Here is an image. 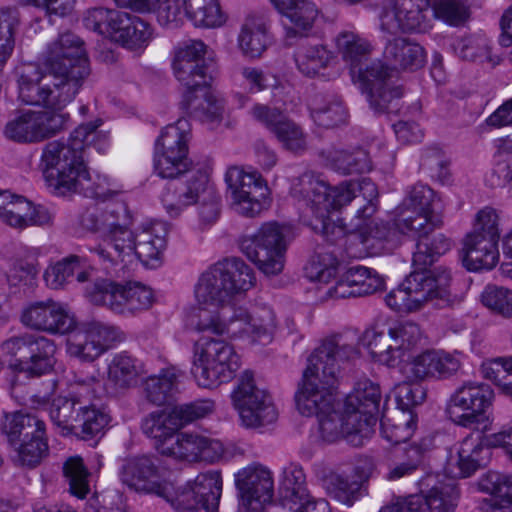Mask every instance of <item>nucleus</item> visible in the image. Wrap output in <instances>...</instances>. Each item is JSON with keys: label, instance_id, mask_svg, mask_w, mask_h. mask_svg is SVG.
<instances>
[{"label": "nucleus", "instance_id": "obj_43", "mask_svg": "<svg viewBox=\"0 0 512 512\" xmlns=\"http://www.w3.org/2000/svg\"><path fill=\"white\" fill-rule=\"evenodd\" d=\"M325 164L343 175L362 174L372 168L368 153L360 148L353 150L329 149L321 153Z\"/></svg>", "mask_w": 512, "mask_h": 512}, {"label": "nucleus", "instance_id": "obj_1", "mask_svg": "<svg viewBox=\"0 0 512 512\" xmlns=\"http://www.w3.org/2000/svg\"><path fill=\"white\" fill-rule=\"evenodd\" d=\"M49 72L25 64L18 79V97L27 105L47 110L22 109L6 122L3 134L20 144L37 143L61 131L69 119L64 108L74 101L90 74L83 41L66 32L51 41L42 53Z\"/></svg>", "mask_w": 512, "mask_h": 512}, {"label": "nucleus", "instance_id": "obj_55", "mask_svg": "<svg viewBox=\"0 0 512 512\" xmlns=\"http://www.w3.org/2000/svg\"><path fill=\"white\" fill-rule=\"evenodd\" d=\"M234 85L246 89L250 93H258L274 87L277 78L260 68L241 66L235 69L231 75Z\"/></svg>", "mask_w": 512, "mask_h": 512}, {"label": "nucleus", "instance_id": "obj_18", "mask_svg": "<svg viewBox=\"0 0 512 512\" xmlns=\"http://www.w3.org/2000/svg\"><path fill=\"white\" fill-rule=\"evenodd\" d=\"M494 400V390L488 384L466 380L450 395L446 404V413L454 424L475 429L489 420L488 412Z\"/></svg>", "mask_w": 512, "mask_h": 512}, {"label": "nucleus", "instance_id": "obj_16", "mask_svg": "<svg viewBox=\"0 0 512 512\" xmlns=\"http://www.w3.org/2000/svg\"><path fill=\"white\" fill-rule=\"evenodd\" d=\"M230 397L240 425L246 429L262 430L278 419L279 412L273 397L257 385L254 373L250 370L240 374Z\"/></svg>", "mask_w": 512, "mask_h": 512}, {"label": "nucleus", "instance_id": "obj_6", "mask_svg": "<svg viewBox=\"0 0 512 512\" xmlns=\"http://www.w3.org/2000/svg\"><path fill=\"white\" fill-rule=\"evenodd\" d=\"M383 61L375 60L358 72V83L371 109L389 110L390 104L403 96L395 78L400 71L414 72L427 62V52L418 42L403 36L388 39L383 46Z\"/></svg>", "mask_w": 512, "mask_h": 512}, {"label": "nucleus", "instance_id": "obj_7", "mask_svg": "<svg viewBox=\"0 0 512 512\" xmlns=\"http://www.w3.org/2000/svg\"><path fill=\"white\" fill-rule=\"evenodd\" d=\"M438 201L434 191L426 185L413 186L395 218L371 223L361 232V244L370 256L390 253L407 235H423L440 226L441 219L434 213Z\"/></svg>", "mask_w": 512, "mask_h": 512}, {"label": "nucleus", "instance_id": "obj_23", "mask_svg": "<svg viewBox=\"0 0 512 512\" xmlns=\"http://www.w3.org/2000/svg\"><path fill=\"white\" fill-rule=\"evenodd\" d=\"M120 328L101 321L77 324L67 338V353L83 361H93L114 344L123 341Z\"/></svg>", "mask_w": 512, "mask_h": 512}, {"label": "nucleus", "instance_id": "obj_44", "mask_svg": "<svg viewBox=\"0 0 512 512\" xmlns=\"http://www.w3.org/2000/svg\"><path fill=\"white\" fill-rule=\"evenodd\" d=\"M334 45L337 53L352 69L370 56L374 50L371 41L354 29L340 31L334 38Z\"/></svg>", "mask_w": 512, "mask_h": 512}, {"label": "nucleus", "instance_id": "obj_60", "mask_svg": "<svg viewBox=\"0 0 512 512\" xmlns=\"http://www.w3.org/2000/svg\"><path fill=\"white\" fill-rule=\"evenodd\" d=\"M394 395L399 408L398 412L409 413L412 412V407L424 401L426 392L418 381H408L405 379V381L395 386Z\"/></svg>", "mask_w": 512, "mask_h": 512}, {"label": "nucleus", "instance_id": "obj_36", "mask_svg": "<svg viewBox=\"0 0 512 512\" xmlns=\"http://www.w3.org/2000/svg\"><path fill=\"white\" fill-rule=\"evenodd\" d=\"M268 21L259 15L245 18L237 36V46L241 54L249 59H259L271 43Z\"/></svg>", "mask_w": 512, "mask_h": 512}, {"label": "nucleus", "instance_id": "obj_57", "mask_svg": "<svg viewBox=\"0 0 512 512\" xmlns=\"http://www.w3.org/2000/svg\"><path fill=\"white\" fill-rule=\"evenodd\" d=\"M454 53L462 60L483 62L489 59L490 47L488 39L481 35H469L454 40Z\"/></svg>", "mask_w": 512, "mask_h": 512}, {"label": "nucleus", "instance_id": "obj_48", "mask_svg": "<svg viewBox=\"0 0 512 512\" xmlns=\"http://www.w3.org/2000/svg\"><path fill=\"white\" fill-rule=\"evenodd\" d=\"M431 232L423 235H407V239L416 240V249L413 253L414 264L426 266L431 264L436 256L442 255L450 250L451 242L443 234L430 236Z\"/></svg>", "mask_w": 512, "mask_h": 512}, {"label": "nucleus", "instance_id": "obj_62", "mask_svg": "<svg viewBox=\"0 0 512 512\" xmlns=\"http://www.w3.org/2000/svg\"><path fill=\"white\" fill-rule=\"evenodd\" d=\"M483 304L502 315L503 317H512V290L489 285L482 293Z\"/></svg>", "mask_w": 512, "mask_h": 512}, {"label": "nucleus", "instance_id": "obj_28", "mask_svg": "<svg viewBox=\"0 0 512 512\" xmlns=\"http://www.w3.org/2000/svg\"><path fill=\"white\" fill-rule=\"evenodd\" d=\"M235 485L239 491V511L260 512L273 497L272 472L265 466L254 463L235 473Z\"/></svg>", "mask_w": 512, "mask_h": 512}, {"label": "nucleus", "instance_id": "obj_4", "mask_svg": "<svg viewBox=\"0 0 512 512\" xmlns=\"http://www.w3.org/2000/svg\"><path fill=\"white\" fill-rule=\"evenodd\" d=\"M131 224L132 215L124 202L88 208L80 216V225L98 233L103 241L88 247L100 261L113 263L127 257L128 261L137 258L151 268L159 266L166 248L167 225L148 221L132 231Z\"/></svg>", "mask_w": 512, "mask_h": 512}, {"label": "nucleus", "instance_id": "obj_3", "mask_svg": "<svg viewBox=\"0 0 512 512\" xmlns=\"http://www.w3.org/2000/svg\"><path fill=\"white\" fill-rule=\"evenodd\" d=\"M357 348L341 336L325 339L308 357L302 383L295 400L298 411L307 417L315 415L321 438L333 443L345 439L353 446H362L369 435L360 432L357 414L336 409L335 385L341 366L356 359Z\"/></svg>", "mask_w": 512, "mask_h": 512}, {"label": "nucleus", "instance_id": "obj_11", "mask_svg": "<svg viewBox=\"0 0 512 512\" xmlns=\"http://www.w3.org/2000/svg\"><path fill=\"white\" fill-rule=\"evenodd\" d=\"M450 282L451 272L445 267L415 271L385 296V303L398 313L416 312L434 299L448 301Z\"/></svg>", "mask_w": 512, "mask_h": 512}, {"label": "nucleus", "instance_id": "obj_64", "mask_svg": "<svg viewBox=\"0 0 512 512\" xmlns=\"http://www.w3.org/2000/svg\"><path fill=\"white\" fill-rule=\"evenodd\" d=\"M499 215L491 207H485L475 215L473 230L470 235L498 240L500 238Z\"/></svg>", "mask_w": 512, "mask_h": 512}, {"label": "nucleus", "instance_id": "obj_2", "mask_svg": "<svg viewBox=\"0 0 512 512\" xmlns=\"http://www.w3.org/2000/svg\"><path fill=\"white\" fill-rule=\"evenodd\" d=\"M255 281L253 269L241 259H225L211 266L195 284L198 312L189 317L188 327L197 333L208 332L232 340L270 343L277 329L273 309L234 303L235 297L251 289Z\"/></svg>", "mask_w": 512, "mask_h": 512}, {"label": "nucleus", "instance_id": "obj_37", "mask_svg": "<svg viewBox=\"0 0 512 512\" xmlns=\"http://www.w3.org/2000/svg\"><path fill=\"white\" fill-rule=\"evenodd\" d=\"M181 427L174 407L153 411L141 422L142 432L154 441V446L160 454L162 448L169 446L173 441Z\"/></svg>", "mask_w": 512, "mask_h": 512}, {"label": "nucleus", "instance_id": "obj_14", "mask_svg": "<svg viewBox=\"0 0 512 512\" xmlns=\"http://www.w3.org/2000/svg\"><path fill=\"white\" fill-rule=\"evenodd\" d=\"M191 124L185 118L167 125L157 138L154 149V170L161 178L174 179L207 164L194 165L189 158Z\"/></svg>", "mask_w": 512, "mask_h": 512}, {"label": "nucleus", "instance_id": "obj_24", "mask_svg": "<svg viewBox=\"0 0 512 512\" xmlns=\"http://www.w3.org/2000/svg\"><path fill=\"white\" fill-rule=\"evenodd\" d=\"M10 437L24 435L15 449L14 461L23 467L34 468L48 455L45 423L37 415L17 411L9 420Z\"/></svg>", "mask_w": 512, "mask_h": 512}, {"label": "nucleus", "instance_id": "obj_53", "mask_svg": "<svg viewBox=\"0 0 512 512\" xmlns=\"http://www.w3.org/2000/svg\"><path fill=\"white\" fill-rule=\"evenodd\" d=\"M20 24L19 11L14 7L0 9V69H4L15 48V33Z\"/></svg>", "mask_w": 512, "mask_h": 512}, {"label": "nucleus", "instance_id": "obj_34", "mask_svg": "<svg viewBox=\"0 0 512 512\" xmlns=\"http://www.w3.org/2000/svg\"><path fill=\"white\" fill-rule=\"evenodd\" d=\"M94 379H82L76 382L73 398L58 396L49 405V415L53 424L63 435L76 433L78 423V407L81 405L80 397H87L92 393Z\"/></svg>", "mask_w": 512, "mask_h": 512}, {"label": "nucleus", "instance_id": "obj_40", "mask_svg": "<svg viewBox=\"0 0 512 512\" xmlns=\"http://www.w3.org/2000/svg\"><path fill=\"white\" fill-rule=\"evenodd\" d=\"M498 240L468 234L464 241L463 264L469 271L491 270L499 261Z\"/></svg>", "mask_w": 512, "mask_h": 512}, {"label": "nucleus", "instance_id": "obj_33", "mask_svg": "<svg viewBox=\"0 0 512 512\" xmlns=\"http://www.w3.org/2000/svg\"><path fill=\"white\" fill-rule=\"evenodd\" d=\"M383 284V279L376 271L364 266H353L341 273L338 280L329 287L327 295L335 300L364 296L380 290Z\"/></svg>", "mask_w": 512, "mask_h": 512}, {"label": "nucleus", "instance_id": "obj_30", "mask_svg": "<svg viewBox=\"0 0 512 512\" xmlns=\"http://www.w3.org/2000/svg\"><path fill=\"white\" fill-rule=\"evenodd\" d=\"M461 367L459 353L443 350H426L400 366V373L408 381L446 378Z\"/></svg>", "mask_w": 512, "mask_h": 512}, {"label": "nucleus", "instance_id": "obj_50", "mask_svg": "<svg viewBox=\"0 0 512 512\" xmlns=\"http://www.w3.org/2000/svg\"><path fill=\"white\" fill-rule=\"evenodd\" d=\"M479 489L493 496L495 506L512 510L511 475L488 471L479 479Z\"/></svg>", "mask_w": 512, "mask_h": 512}, {"label": "nucleus", "instance_id": "obj_22", "mask_svg": "<svg viewBox=\"0 0 512 512\" xmlns=\"http://www.w3.org/2000/svg\"><path fill=\"white\" fill-rule=\"evenodd\" d=\"M119 478L129 489L138 493L155 494L166 501L175 494L171 474L146 455L124 459L119 468Z\"/></svg>", "mask_w": 512, "mask_h": 512}, {"label": "nucleus", "instance_id": "obj_56", "mask_svg": "<svg viewBox=\"0 0 512 512\" xmlns=\"http://www.w3.org/2000/svg\"><path fill=\"white\" fill-rule=\"evenodd\" d=\"M496 147L490 183L504 186L512 181V138L499 139Z\"/></svg>", "mask_w": 512, "mask_h": 512}, {"label": "nucleus", "instance_id": "obj_27", "mask_svg": "<svg viewBox=\"0 0 512 512\" xmlns=\"http://www.w3.org/2000/svg\"><path fill=\"white\" fill-rule=\"evenodd\" d=\"M20 321L31 330L50 335L70 334L75 328V316L68 305L53 299L29 302L22 309Z\"/></svg>", "mask_w": 512, "mask_h": 512}, {"label": "nucleus", "instance_id": "obj_17", "mask_svg": "<svg viewBox=\"0 0 512 512\" xmlns=\"http://www.w3.org/2000/svg\"><path fill=\"white\" fill-rule=\"evenodd\" d=\"M101 120L78 126L66 142L53 141L48 143L42 152L44 166L74 165L81 169L85 164L86 149L93 146L100 154H105L110 147L109 134L99 130Z\"/></svg>", "mask_w": 512, "mask_h": 512}, {"label": "nucleus", "instance_id": "obj_59", "mask_svg": "<svg viewBox=\"0 0 512 512\" xmlns=\"http://www.w3.org/2000/svg\"><path fill=\"white\" fill-rule=\"evenodd\" d=\"M64 474L69 481L70 492L79 499L89 492V473L79 456L70 457L64 464Z\"/></svg>", "mask_w": 512, "mask_h": 512}, {"label": "nucleus", "instance_id": "obj_26", "mask_svg": "<svg viewBox=\"0 0 512 512\" xmlns=\"http://www.w3.org/2000/svg\"><path fill=\"white\" fill-rule=\"evenodd\" d=\"M187 17L197 27L217 28L226 22L218 0H167L158 10V23L177 26Z\"/></svg>", "mask_w": 512, "mask_h": 512}, {"label": "nucleus", "instance_id": "obj_38", "mask_svg": "<svg viewBox=\"0 0 512 512\" xmlns=\"http://www.w3.org/2000/svg\"><path fill=\"white\" fill-rule=\"evenodd\" d=\"M305 276L317 285V297L321 301L335 300L328 297L329 287L341 276L340 262L330 253H318L313 255L304 268Z\"/></svg>", "mask_w": 512, "mask_h": 512}, {"label": "nucleus", "instance_id": "obj_52", "mask_svg": "<svg viewBox=\"0 0 512 512\" xmlns=\"http://www.w3.org/2000/svg\"><path fill=\"white\" fill-rule=\"evenodd\" d=\"M307 496L309 492L305 486L303 469L298 465H289L283 471V480L280 485L282 504L293 509L292 503L303 501Z\"/></svg>", "mask_w": 512, "mask_h": 512}, {"label": "nucleus", "instance_id": "obj_15", "mask_svg": "<svg viewBox=\"0 0 512 512\" xmlns=\"http://www.w3.org/2000/svg\"><path fill=\"white\" fill-rule=\"evenodd\" d=\"M423 338L420 326L409 320L394 321L387 332L375 327L366 329L359 337L373 359L388 367L396 366L405 353L417 347Z\"/></svg>", "mask_w": 512, "mask_h": 512}, {"label": "nucleus", "instance_id": "obj_19", "mask_svg": "<svg viewBox=\"0 0 512 512\" xmlns=\"http://www.w3.org/2000/svg\"><path fill=\"white\" fill-rule=\"evenodd\" d=\"M85 296L95 305H102L111 311L131 315L149 309L154 302L151 288L138 283L128 282L124 285L99 279L85 288Z\"/></svg>", "mask_w": 512, "mask_h": 512}, {"label": "nucleus", "instance_id": "obj_12", "mask_svg": "<svg viewBox=\"0 0 512 512\" xmlns=\"http://www.w3.org/2000/svg\"><path fill=\"white\" fill-rule=\"evenodd\" d=\"M241 366L233 345L223 339L201 337L193 344L192 374L203 388L229 382Z\"/></svg>", "mask_w": 512, "mask_h": 512}, {"label": "nucleus", "instance_id": "obj_39", "mask_svg": "<svg viewBox=\"0 0 512 512\" xmlns=\"http://www.w3.org/2000/svg\"><path fill=\"white\" fill-rule=\"evenodd\" d=\"M30 346L28 359H17L10 367L14 371L25 373L27 376H40L50 372L56 363V345L53 340L43 336H35Z\"/></svg>", "mask_w": 512, "mask_h": 512}, {"label": "nucleus", "instance_id": "obj_49", "mask_svg": "<svg viewBox=\"0 0 512 512\" xmlns=\"http://www.w3.org/2000/svg\"><path fill=\"white\" fill-rule=\"evenodd\" d=\"M111 422V416L104 408L95 405H79L76 433H81L83 439H91L103 435Z\"/></svg>", "mask_w": 512, "mask_h": 512}, {"label": "nucleus", "instance_id": "obj_61", "mask_svg": "<svg viewBox=\"0 0 512 512\" xmlns=\"http://www.w3.org/2000/svg\"><path fill=\"white\" fill-rule=\"evenodd\" d=\"M274 136L284 149L291 152L301 153L307 148L306 134L289 118L276 130Z\"/></svg>", "mask_w": 512, "mask_h": 512}, {"label": "nucleus", "instance_id": "obj_35", "mask_svg": "<svg viewBox=\"0 0 512 512\" xmlns=\"http://www.w3.org/2000/svg\"><path fill=\"white\" fill-rule=\"evenodd\" d=\"M484 454L487 450L478 439L466 437L449 452L445 472L452 480L469 477L484 463Z\"/></svg>", "mask_w": 512, "mask_h": 512}, {"label": "nucleus", "instance_id": "obj_13", "mask_svg": "<svg viewBox=\"0 0 512 512\" xmlns=\"http://www.w3.org/2000/svg\"><path fill=\"white\" fill-rule=\"evenodd\" d=\"M224 180L230 206L237 214L254 218L269 209L272 191L266 178L253 166H230Z\"/></svg>", "mask_w": 512, "mask_h": 512}, {"label": "nucleus", "instance_id": "obj_51", "mask_svg": "<svg viewBox=\"0 0 512 512\" xmlns=\"http://www.w3.org/2000/svg\"><path fill=\"white\" fill-rule=\"evenodd\" d=\"M281 14L289 22L288 34H304L312 29L319 15V9L310 0H296Z\"/></svg>", "mask_w": 512, "mask_h": 512}, {"label": "nucleus", "instance_id": "obj_32", "mask_svg": "<svg viewBox=\"0 0 512 512\" xmlns=\"http://www.w3.org/2000/svg\"><path fill=\"white\" fill-rule=\"evenodd\" d=\"M381 400L378 384L369 379L359 380L353 391L346 397L344 406L350 413L359 416L357 423L363 435H373Z\"/></svg>", "mask_w": 512, "mask_h": 512}, {"label": "nucleus", "instance_id": "obj_5", "mask_svg": "<svg viewBox=\"0 0 512 512\" xmlns=\"http://www.w3.org/2000/svg\"><path fill=\"white\" fill-rule=\"evenodd\" d=\"M300 184L303 188L293 186L292 194L306 205L304 222L330 241L346 234L342 225H337L330 220L331 210H340L359 196L366 201V204L356 213V218L362 220L363 224H357L358 234L350 237H357L361 241L362 230L371 223H379V221H369L377 210L375 201L378 197L377 187L370 179L345 180L338 185L330 186L324 181L304 176L300 179Z\"/></svg>", "mask_w": 512, "mask_h": 512}, {"label": "nucleus", "instance_id": "obj_29", "mask_svg": "<svg viewBox=\"0 0 512 512\" xmlns=\"http://www.w3.org/2000/svg\"><path fill=\"white\" fill-rule=\"evenodd\" d=\"M420 492L404 499L408 512H453L459 497L454 480H439L438 475L428 474L419 481Z\"/></svg>", "mask_w": 512, "mask_h": 512}, {"label": "nucleus", "instance_id": "obj_63", "mask_svg": "<svg viewBox=\"0 0 512 512\" xmlns=\"http://www.w3.org/2000/svg\"><path fill=\"white\" fill-rule=\"evenodd\" d=\"M121 46L131 51L144 50L153 38V28L141 18L134 16Z\"/></svg>", "mask_w": 512, "mask_h": 512}, {"label": "nucleus", "instance_id": "obj_8", "mask_svg": "<svg viewBox=\"0 0 512 512\" xmlns=\"http://www.w3.org/2000/svg\"><path fill=\"white\" fill-rule=\"evenodd\" d=\"M208 46L201 40L190 39L174 49L173 73L184 86L181 108L191 116L212 127L222 120L224 104L211 89L207 59H212Z\"/></svg>", "mask_w": 512, "mask_h": 512}, {"label": "nucleus", "instance_id": "obj_10", "mask_svg": "<svg viewBox=\"0 0 512 512\" xmlns=\"http://www.w3.org/2000/svg\"><path fill=\"white\" fill-rule=\"evenodd\" d=\"M210 174V166H202L184 182L167 185L161 195L167 214L176 218L188 207L198 205L200 220L204 224L214 223L220 214V195Z\"/></svg>", "mask_w": 512, "mask_h": 512}, {"label": "nucleus", "instance_id": "obj_42", "mask_svg": "<svg viewBox=\"0 0 512 512\" xmlns=\"http://www.w3.org/2000/svg\"><path fill=\"white\" fill-rule=\"evenodd\" d=\"M74 275L78 282L84 283L90 280L91 270L84 258L70 255L49 266L44 273V279L48 287L56 290L68 283Z\"/></svg>", "mask_w": 512, "mask_h": 512}, {"label": "nucleus", "instance_id": "obj_31", "mask_svg": "<svg viewBox=\"0 0 512 512\" xmlns=\"http://www.w3.org/2000/svg\"><path fill=\"white\" fill-rule=\"evenodd\" d=\"M162 449V455L189 462H214L224 452L219 440L198 433L178 432L169 446H164Z\"/></svg>", "mask_w": 512, "mask_h": 512}, {"label": "nucleus", "instance_id": "obj_58", "mask_svg": "<svg viewBox=\"0 0 512 512\" xmlns=\"http://www.w3.org/2000/svg\"><path fill=\"white\" fill-rule=\"evenodd\" d=\"M325 485L332 497L349 507L359 498V481L349 480L341 474L331 473L326 478Z\"/></svg>", "mask_w": 512, "mask_h": 512}, {"label": "nucleus", "instance_id": "obj_45", "mask_svg": "<svg viewBox=\"0 0 512 512\" xmlns=\"http://www.w3.org/2000/svg\"><path fill=\"white\" fill-rule=\"evenodd\" d=\"M142 373L141 363L127 353L116 354L108 364V382L116 388H128L137 383Z\"/></svg>", "mask_w": 512, "mask_h": 512}, {"label": "nucleus", "instance_id": "obj_20", "mask_svg": "<svg viewBox=\"0 0 512 512\" xmlns=\"http://www.w3.org/2000/svg\"><path fill=\"white\" fill-rule=\"evenodd\" d=\"M290 226L276 222L264 223L241 243V250L266 275L279 274L284 267Z\"/></svg>", "mask_w": 512, "mask_h": 512}, {"label": "nucleus", "instance_id": "obj_9", "mask_svg": "<svg viewBox=\"0 0 512 512\" xmlns=\"http://www.w3.org/2000/svg\"><path fill=\"white\" fill-rule=\"evenodd\" d=\"M433 17L449 26H459L469 17L464 0H387L379 14L382 32L421 34L433 27Z\"/></svg>", "mask_w": 512, "mask_h": 512}, {"label": "nucleus", "instance_id": "obj_41", "mask_svg": "<svg viewBox=\"0 0 512 512\" xmlns=\"http://www.w3.org/2000/svg\"><path fill=\"white\" fill-rule=\"evenodd\" d=\"M335 58L334 52L320 43L299 46L294 53L298 72L309 78L322 75Z\"/></svg>", "mask_w": 512, "mask_h": 512}, {"label": "nucleus", "instance_id": "obj_47", "mask_svg": "<svg viewBox=\"0 0 512 512\" xmlns=\"http://www.w3.org/2000/svg\"><path fill=\"white\" fill-rule=\"evenodd\" d=\"M181 371L175 367L162 369L158 375L150 376L145 382L146 398L153 404L161 405L177 390Z\"/></svg>", "mask_w": 512, "mask_h": 512}, {"label": "nucleus", "instance_id": "obj_54", "mask_svg": "<svg viewBox=\"0 0 512 512\" xmlns=\"http://www.w3.org/2000/svg\"><path fill=\"white\" fill-rule=\"evenodd\" d=\"M416 429V419L412 412H397L393 418L384 416L381 419L382 436L392 444H400L409 440Z\"/></svg>", "mask_w": 512, "mask_h": 512}, {"label": "nucleus", "instance_id": "obj_21", "mask_svg": "<svg viewBox=\"0 0 512 512\" xmlns=\"http://www.w3.org/2000/svg\"><path fill=\"white\" fill-rule=\"evenodd\" d=\"M45 166L47 177L57 195L65 196L70 193H79L85 197L107 200L118 194L121 186L106 175L92 176L86 166L81 169L74 165Z\"/></svg>", "mask_w": 512, "mask_h": 512}, {"label": "nucleus", "instance_id": "obj_46", "mask_svg": "<svg viewBox=\"0 0 512 512\" xmlns=\"http://www.w3.org/2000/svg\"><path fill=\"white\" fill-rule=\"evenodd\" d=\"M309 109L313 121L318 126L325 128L344 123L348 116L342 101L336 98L327 99L323 96H316L310 101Z\"/></svg>", "mask_w": 512, "mask_h": 512}, {"label": "nucleus", "instance_id": "obj_25", "mask_svg": "<svg viewBox=\"0 0 512 512\" xmlns=\"http://www.w3.org/2000/svg\"><path fill=\"white\" fill-rule=\"evenodd\" d=\"M222 493V477L218 471L200 473L193 481L167 500L178 512H217Z\"/></svg>", "mask_w": 512, "mask_h": 512}]
</instances>
